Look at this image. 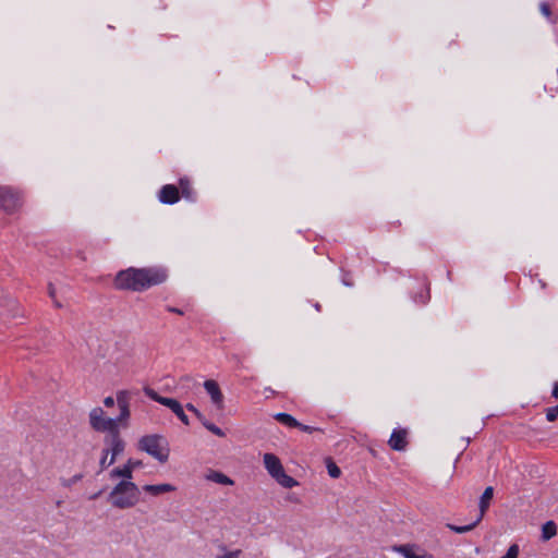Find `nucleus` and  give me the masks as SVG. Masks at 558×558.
<instances>
[{
    "label": "nucleus",
    "mask_w": 558,
    "mask_h": 558,
    "mask_svg": "<svg viewBox=\"0 0 558 558\" xmlns=\"http://www.w3.org/2000/svg\"><path fill=\"white\" fill-rule=\"evenodd\" d=\"M82 478V475H75L73 481H77V480H81Z\"/></svg>",
    "instance_id": "37998d69"
},
{
    "label": "nucleus",
    "mask_w": 558,
    "mask_h": 558,
    "mask_svg": "<svg viewBox=\"0 0 558 558\" xmlns=\"http://www.w3.org/2000/svg\"><path fill=\"white\" fill-rule=\"evenodd\" d=\"M342 282L347 287H352L353 286V283L351 281H349V279H345V278L342 279Z\"/></svg>",
    "instance_id": "58836bf2"
},
{
    "label": "nucleus",
    "mask_w": 558,
    "mask_h": 558,
    "mask_svg": "<svg viewBox=\"0 0 558 558\" xmlns=\"http://www.w3.org/2000/svg\"><path fill=\"white\" fill-rule=\"evenodd\" d=\"M184 380H190L191 378L189 376L183 377Z\"/></svg>",
    "instance_id": "c03bdc74"
},
{
    "label": "nucleus",
    "mask_w": 558,
    "mask_h": 558,
    "mask_svg": "<svg viewBox=\"0 0 558 558\" xmlns=\"http://www.w3.org/2000/svg\"><path fill=\"white\" fill-rule=\"evenodd\" d=\"M197 420L202 423L204 426V423H208L209 421L204 416V414L199 411L196 415Z\"/></svg>",
    "instance_id": "e433bc0d"
},
{
    "label": "nucleus",
    "mask_w": 558,
    "mask_h": 558,
    "mask_svg": "<svg viewBox=\"0 0 558 558\" xmlns=\"http://www.w3.org/2000/svg\"><path fill=\"white\" fill-rule=\"evenodd\" d=\"M89 424L92 428L99 433L110 434L119 428L112 417H106L105 411L100 408H94L89 412Z\"/></svg>",
    "instance_id": "20e7f679"
},
{
    "label": "nucleus",
    "mask_w": 558,
    "mask_h": 558,
    "mask_svg": "<svg viewBox=\"0 0 558 558\" xmlns=\"http://www.w3.org/2000/svg\"><path fill=\"white\" fill-rule=\"evenodd\" d=\"M100 494H101V492H98V493H96V494L92 495V496H90V499H92V500L97 499V498L100 496Z\"/></svg>",
    "instance_id": "ea45409f"
},
{
    "label": "nucleus",
    "mask_w": 558,
    "mask_h": 558,
    "mask_svg": "<svg viewBox=\"0 0 558 558\" xmlns=\"http://www.w3.org/2000/svg\"><path fill=\"white\" fill-rule=\"evenodd\" d=\"M140 392L137 390H119L116 395V400L118 408L120 410V414L118 417L113 418L116 424L119 426V423L126 422L130 418V403L132 399L137 396Z\"/></svg>",
    "instance_id": "39448f33"
},
{
    "label": "nucleus",
    "mask_w": 558,
    "mask_h": 558,
    "mask_svg": "<svg viewBox=\"0 0 558 558\" xmlns=\"http://www.w3.org/2000/svg\"><path fill=\"white\" fill-rule=\"evenodd\" d=\"M393 549L400 553L405 558H420L414 551L411 545H400L393 547Z\"/></svg>",
    "instance_id": "5701e85b"
},
{
    "label": "nucleus",
    "mask_w": 558,
    "mask_h": 558,
    "mask_svg": "<svg viewBox=\"0 0 558 558\" xmlns=\"http://www.w3.org/2000/svg\"><path fill=\"white\" fill-rule=\"evenodd\" d=\"M158 199L166 205H173L179 202V187L173 184L163 185L158 193Z\"/></svg>",
    "instance_id": "9d476101"
},
{
    "label": "nucleus",
    "mask_w": 558,
    "mask_h": 558,
    "mask_svg": "<svg viewBox=\"0 0 558 558\" xmlns=\"http://www.w3.org/2000/svg\"><path fill=\"white\" fill-rule=\"evenodd\" d=\"M206 478L208 481H211L214 483L221 484V485H233L234 484V482L229 476H227L226 474H223L219 471H210L206 475Z\"/></svg>",
    "instance_id": "f3484780"
},
{
    "label": "nucleus",
    "mask_w": 558,
    "mask_h": 558,
    "mask_svg": "<svg viewBox=\"0 0 558 558\" xmlns=\"http://www.w3.org/2000/svg\"><path fill=\"white\" fill-rule=\"evenodd\" d=\"M481 521L482 520H478V518H476L475 521H473L472 523L466 524V525H456V524L448 523L447 527L454 533L463 534V533L472 531Z\"/></svg>",
    "instance_id": "412c9836"
},
{
    "label": "nucleus",
    "mask_w": 558,
    "mask_h": 558,
    "mask_svg": "<svg viewBox=\"0 0 558 558\" xmlns=\"http://www.w3.org/2000/svg\"><path fill=\"white\" fill-rule=\"evenodd\" d=\"M168 279L165 267H129L117 272L113 286L117 290L143 292Z\"/></svg>",
    "instance_id": "f257e3e1"
},
{
    "label": "nucleus",
    "mask_w": 558,
    "mask_h": 558,
    "mask_svg": "<svg viewBox=\"0 0 558 558\" xmlns=\"http://www.w3.org/2000/svg\"><path fill=\"white\" fill-rule=\"evenodd\" d=\"M53 303H54L56 307H61L62 306L61 303L58 300H56V299L53 300Z\"/></svg>",
    "instance_id": "79ce46f5"
},
{
    "label": "nucleus",
    "mask_w": 558,
    "mask_h": 558,
    "mask_svg": "<svg viewBox=\"0 0 558 558\" xmlns=\"http://www.w3.org/2000/svg\"><path fill=\"white\" fill-rule=\"evenodd\" d=\"M558 417V405L547 408L546 409V420L548 422H554Z\"/></svg>",
    "instance_id": "c756f323"
},
{
    "label": "nucleus",
    "mask_w": 558,
    "mask_h": 558,
    "mask_svg": "<svg viewBox=\"0 0 558 558\" xmlns=\"http://www.w3.org/2000/svg\"><path fill=\"white\" fill-rule=\"evenodd\" d=\"M408 430L405 428H395L388 440V445L392 450L404 451L408 446Z\"/></svg>",
    "instance_id": "1a4fd4ad"
},
{
    "label": "nucleus",
    "mask_w": 558,
    "mask_h": 558,
    "mask_svg": "<svg viewBox=\"0 0 558 558\" xmlns=\"http://www.w3.org/2000/svg\"><path fill=\"white\" fill-rule=\"evenodd\" d=\"M274 478L284 488H292L298 485V482L292 476L288 475L284 472V469H282Z\"/></svg>",
    "instance_id": "6ab92c4d"
},
{
    "label": "nucleus",
    "mask_w": 558,
    "mask_h": 558,
    "mask_svg": "<svg viewBox=\"0 0 558 558\" xmlns=\"http://www.w3.org/2000/svg\"><path fill=\"white\" fill-rule=\"evenodd\" d=\"M264 464L272 477H275L283 469L281 461L274 453L264 454Z\"/></svg>",
    "instance_id": "f8f14e48"
},
{
    "label": "nucleus",
    "mask_w": 558,
    "mask_h": 558,
    "mask_svg": "<svg viewBox=\"0 0 558 558\" xmlns=\"http://www.w3.org/2000/svg\"><path fill=\"white\" fill-rule=\"evenodd\" d=\"M104 404H105V407H107V408H111V407H113V405H114V399H113L112 397H110V396H109V397H106V398L104 399Z\"/></svg>",
    "instance_id": "72a5a7b5"
},
{
    "label": "nucleus",
    "mask_w": 558,
    "mask_h": 558,
    "mask_svg": "<svg viewBox=\"0 0 558 558\" xmlns=\"http://www.w3.org/2000/svg\"><path fill=\"white\" fill-rule=\"evenodd\" d=\"M185 408L194 415H196L199 412V410L193 403H186Z\"/></svg>",
    "instance_id": "f704fd0d"
},
{
    "label": "nucleus",
    "mask_w": 558,
    "mask_h": 558,
    "mask_svg": "<svg viewBox=\"0 0 558 558\" xmlns=\"http://www.w3.org/2000/svg\"><path fill=\"white\" fill-rule=\"evenodd\" d=\"M138 449L155 458L160 463L169 459L170 448L162 435H145L138 440Z\"/></svg>",
    "instance_id": "7ed1b4c3"
},
{
    "label": "nucleus",
    "mask_w": 558,
    "mask_h": 558,
    "mask_svg": "<svg viewBox=\"0 0 558 558\" xmlns=\"http://www.w3.org/2000/svg\"><path fill=\"white\" fill-rule=\"evenodd\" d=\"M143 490L153 495V496H159L165 493L174 492L175 487L171 484H146L143 486Z\"/></svg>",
    "instance_id": "4468645a"
},
{
    "label": "nucleus",
    "mask_w": 558,
    "mask_h": 558,
    "mask_svg": "<svg viewBox=\"0 0 558 558\" xmlns=\"http://www.w3.org/2000/svg\"><path fill=\"white\" fill-rule=\"evenodd\" d=\"M220 549H222L225 551V554L218 555V556H216V558H240V556L242 554L241 549L227 551V547L225 545L220 546Z\"/></svg>",
    "instance_id": "bb28decb"
},
{
    "label": "nucleus",
    "mask_w": 558,
    "mask_h": 558,
    "mask_svg": "<svg viewBox=\"0 0 558 558\" xmlns=\"http://www.w3.org/2000/svg\"><path fill=\"white\" fill-rule=\"evenodd\" d=\"M494 496V488L492 486H488L485 488L484 493L482 494L480 498V514L477 515L478 520H482L484 518L485 512L489 508L490 500Z\"/></svg>",
    "instance_id": "2eb2a0df"
},
{
    "label": "nucleus",
    "mask_w": 558,
    "mask_h": 558,
    "mask_svg": "<svg viewBox=\"0 0 558 558\" xmlns=\"http://www.w3.org/2000/svg\"><path fill=\"white\" fill-rule=\"evenodd\" d=\"M180 193L187 201L194 202L196 198L195 191L193 190L191 182L186 177L180 178L179 180V194Z\"/></svg>",
    "instance_id": "dca6fc26"
},
{
    "label": "nucleus",
    "mask_w": 558,
    "mask_h": 558,
    "mask_svg": "<svg viewBox=\"0 0 558 558\" xmlns=\"http://www.w3.org/2000/svg\"><path fill=\"white\" fill-rule=\"evenodd\" d=\"M539 11L541 13L547 17L551 23H554L555 21L551 19L553 17V14H551V9H550V5L546 2V1H543L539 3Z\"/></svg>",
    "instance_id": "c85d7f7f"
},
{
    "label": "nucleus",
    "mask_w": 558,
    "mask_h": 558,
    "mask_svg": "<svg viewBox=\"0 0 558 558\" xmlns=\"http://www.w3.org/2000/svg\"><path fill=\"white\" fill-rule=\"evenodd\" d=\"M327 471L332 478H338L341 475L340 468L331 460L327 461Z\"/></svg>",
    "instance_id": "a878e982"
},
{
    "label": "nucleus",
    "mask_w": 558,
    "mask_h": 558,
    "mask_svg": "<svg viewBox=\"0 0 558 558\" xmlns=\"http://www.w3.org/2000/svg\"><path fill=\"white\" fill-rule=\"evenodd\" d=\"M48 293H49V296L54 300L56 298V289L53 288V286L50 283L49 287H48Z\"/></svg>",
    "instance_id": "4c0bfd02"
},
{
    "label": "nucleus",
    "mask_w": 558,
    "mask_h": 558,
    "mask_svg": "<svg viewBox=\"0 0 558 558\" xmlns=\"http://www.w3.org/2000/svg\"><path fill=\"white\" fill-rule=\"evenodd\" d=\"M144 392L148 398H150L151 400H154L162 405H165V401H168L170 399V398L162 397V396L158 395L154 389H151L149 387H145Z\"/></svg>",
    "instance_id": "b1692460"
},
{
    "label": "nucleus",
    "mask_w": 558,
    "mask_h": 558,
    "mask_svg": "<svg viewBox=\"0 0 558 558\" xmlns=\"http://www.w3.org/2000/svg\"><path fill=\"white\" fill-rule=\"evenodd\" d=\"M140 488L132 481H120L110 492L108 500L112 507L129 509L140 501Z\"/></svg>",
    "instance_id": "f03ea898"
},
{
    "label": "nucleus",
    "mask_w": 558,
    "mask_h": 558,
    "mask_svg": "<svg viewBox=\"0 0 558 558\" xmlns=\"http://www.w3.org/2000/svg\"><path fill=\"white\" fill-rule=\"evenodd\" d=\"M314 307L317 312H320L322 311V305L319 303H315L314 304Z\"/></svg>",
    "instance_id": "a19ab883"
},
{
    "label": "nucleus",
    "mask_w": 558,
    "mask_h": 558,
    "mask_svg": "<svg viewBox=\"0 0 558 558\" xmlns=\"http://www.w3.org/2000/svg\"><path fill=\"white\" fill-rule=\"evenodd\" d=\"M274 417L279 423H281L288 427H291V428H296V426L300 425V422L289 413L279 412V413L275 414Z\"/></svg>",
    "instance_id": "a211bd4d"
},
{
    "label": "nucleus",
    "mask_w": 558,
    "mask_h": 558,
    "mask_svg": "<svg viewBox=\"0 0 558 558\" xmlns=\"http://www.w3.org/2000/svg\"><path fill=\"white\" fill-rule=\"evenodd\" d=\"M204 427L207 430L211 432L214 435L218 436V437H225L226 436L225 432L220 427H218L217 425H215L211 422L204 423Z\"/></svg>",
    "instance_id": "cd10ccee"
},
{
    "label": "nucleus",
    "mask_w": 558,
    "mask_h": 558,
    "mask_svg": "<svg viewBox=\"0 0 558 558\" xmlns=\"http://www.w3.org/2000/svg\"><path fill=\"white\" fill-rule=\"evenodd\" d=\"M430 299L429 288L424 286L421 290L413 296V301L417 304L425 305L428 303Z\"/></svg>",
    "instance_id": "4be33fe9"
},
{
    "label": "nucleus",
    "mask_w": 558,
    "mask_h": 558,
    "mask_svg": "<svg viewBox=\"0 0 558 558\" xmlns=\"http://www.w3.org/2000/svg\"><path fill=\"white\" fill-rule=\"evenodd\" d=\"M551 397L558 400V381L554 383Z\"/></svg>",
    "instance_id": "c9c22d12"
},
{
    "label": "nucleus",
    "mask_w": 558,
    "mask_h": 558,
    "mask_svg": "<svg viewBox=\"0 0 558 558\" xmlns=\"http://www.w3.org/2000/svg\"><path fill=\"white\" fill-rule=\"evenodd\" d=\"M204 388L210 396L211 402L221 410L223 408V395L220 390L219 385L214 379H207L204 381Z\"/></svg>",
    "instance_id": "9b49d317"
},
{
    "label": "nucleus",
    "mask_w": 558,
    "mask_h": 558,
    "mask_svg": "<svg viewBox=\"0 0 558 558\" xmlns=\"http://www.w3.org/2000/svg\"><path fill=\"white\" fill-rule=\"evenodd\" d=\"M21 196L9 186L0 185V208L5 213L12 214L21 206Z\"/></svg>",
    "instance_id": "423d86ee"
},
{
    "label": "nucleus",
    "mask_w": 558,
    "mask_h": 558,
    "mask_svg": "<svg viewBox=\"0 0 558 558\" xmlns=\"http://www.w3.org/2000/svg\"><path fill=\"white\" fill-rule=\"evenodd\" d=\"M108 454H109V448H104L102 451H101V458H100V461H99V468H100L99 472L105 471L111 464L114 463V462H110V459L108 460Z\"/></svg>",
    "instance_id": "393cba45"
},
{
    "label": "nucleus",
    "mask_w": 558,
    "mask_h": 558,
    "mask_svg": "<svg viewBox=\"0 0 558 558\" xmlns=\"http://www.w3.org/2000/svg\"><path fill=\"white\" fill-rule=\"evenodd\" d=\"M105 445H113V448H109L110 462H116L117 457L121 454L125 449V441L120 435L119 428L110 434H107L104 438Z\"/></svg>",
    "instance_id": "6e6552de"
},
{
    "label": "nucleus",
    "mask_w": 558,
    "mask_h": 558,
    "mask_svg": "<svg viewBox=\"0 0 558 558\" xmlns=\"http://www.w3.org/2000/svg\"><path fill=\"white\" fill-rule=\"evenodd\" d=\"M166 310L169 313H173V314H178V315H183L184 314V312L182 310H180L178 307H174V306H170V305L166 306Z\"/></svg>",
    "instance_id": "473e14b6"
},
{
    "label": "nucleus",
    "mask_w": 558,
    "mask_h": 558,
    "mask_svg": "<svg viewBox=\"0 0 558 558\" xmlns=\"http://www.w3.org/2000/svg\"><path fill=\"white\" fill-rule=\"evenodd\" d=\"M142 465L141 460L129 459L122 466L114 468L110 471V478L121 477L122 481H132L134 470Z\"/></svg>",
    "instance_id": "0eeeda50"
},
{
    "label": "nucleus",
    "mask_w": 558,
    "mask_h": 558,
    "mask_svg": "<svg viewBox=\"0 0 558 558\" xmlns=\"http://www.w3.org/2000/svg\"><path fill=\"white\" fill-rule=\"evenodd\" d=\"M105 448H113V445H106Z\"/></svg>",
    "instance_id": "a18cd8bd"
},
{
    "label": "nucleus",
    "mask_w": 558,
    "mask_h": 558,
    "mask_svg": "<svg viewBox=\"0 0 558 558\" xmlns=\"http://www.w3.org/2000/svg\"><path fill=\"white\" fill-rule=\"evenodd\" d=\"M519 555V546L517 544L511 545L507 553L500 558H517Z\"/></svg>",
    "instance_id": "7c9ffc66"
},
{
    "label": "nucleus",
    "mask_w": 558,
    "mask_h": 558,
    "mask_svg": "<svg viewBox=\"0 0 558 558\" xmlns=\"http://www.w3.org/2000/svg\"><path fill=\"white\" fill-rule=\"evenodd\" d=\"M165 407L169 408L184 425H190L189 416L178 400L170 398L168 401H165Z\"/></svg>",
    "instance_id": "ddd939ff"
},
{
    "label": "nucleus",
    "mask_w": 558,
    "mask_h": 558,
    "mask_svg": "<svg viewBox=\"0 0 558 558\" xmlns=\"http://www.w3.org/2000/svg\"><path fill=\"white\" fill-rule=\"evenodd\" d=\"M296 428L301 429L304 433H308V434H312L313 432H316V430H320L317 427L305 425V424H302V423H300V425H298Z\"/></svg>",
    "instance_id": "2f4dec72"
},
{
    "label": "nucleus",
    "mask_w": 558,
    "mask_h": 558,
    "mask_svg": "<svg viewBox=\"0 0 558 558\" xmlns=\"http://www.w3.org/2000/svg\"><path fill=\"white\" fill-rule=\"evenodd\" d=\"M557 534V525L554 521H547L542 526V538L548 541Z\"/></svg>",
    "instance_id": "aec40b11"
}]
</instances>
